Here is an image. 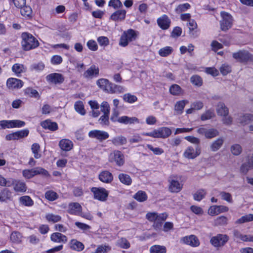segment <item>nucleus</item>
<instances>
[{"instance_id": "nucleus-1", "label": "nucleus", "mask_w": 253, "mask_h": 253, "mask_svg": "<svg viewBox=\"0 0 253 253\" xmlns=\"http://www.w3.org/2000/svg\"><path fill=\"white\" fill-rule=\"evenodd\" d=\"M21 38V45L23 50L25 51L34 49L39 45L38 41L30 33H22Z\"/></svg>"}, {"instance_id": "nucleus-2", "label": "nucleus", "mask_w": 253, "mask_h": 253, "mask_svg": "<svg viewBox=\"0 0 253 253\" xmlns=\"http://www.w3.org/2000/svg\"><path fill=\"white\" fill-rule=\"evenodd\" d=\"M136 35L135 31L132 29H129L124 32L121 36L119 45L125 47L127 45L129 42H132L136 39Z\"/></svg>"}, {"instance_id": "nucleus-3", "label": "nucleus", "mask_w": 253, "mask_h": 253, "mask_svg": "<svg viewBox=\"0 0 253 253\" xmlns=\"http://www.w3.org/2000/svg\"><path fill=\"white\" fill-rule=\"evenodd\" d=\"M229 239L226 234H218L211 238L210 243L215 248H220L224 246Z\"/></svg>"}, {"instance_id": "nucleus-4", "label": "nucleus", "mask_w": 253, "mask_h": 253, "mask_svg": "<svg viewBox=\"0 0 253 253\" xmlns=\"http://www.w3.org/2000/svg\"><path fill=\"white\" fill-rule=\"evenodd\" d=\"M221 15L222 18L220 21V28L223 31H226L230 29L232 25V17L229 13L221 12Z\"/></svg>"}, {"instance_id": "nucleus-5", "label": "nucleus", "mask_w": 253, "mask_h": 253, "mask_svg": "<svg viewBox=\"0 0 253 253\" xmlns=\"http://www.w3.org/2000/svg\"><path fill=\"white\" fill-rule=\"evenodd\" d=\"M233 57L240 62L253 61V55L246 50H240L233 53Z\"/></svg>"}, {"instance_id": "nucleus-6", "label": "nucleus", "mask_w": 253, "mask_h": 253, "mask_svg": "<svg viewBox=\"0 0 253 253\" xmlns=\"http://www.w3.org/2000/svg\"><path fill=\"white\" fill-rule=\"evenodd\" d=\"M8 183L9 187L13 186V190L16 192L24 193L27 190L26 183L22 180L10 178V181Z\"/></svg>"}, {"instance_id": "nucleus-7", "label": "nucleus", "mask_w": 253, "mask_h": 253, "mask_svg": "<svg viewBox=\"0 0 253 253\" xmlns=\"http://www.w3.org/2000/svg\"><path fill=\"white\" fill-rule=\"evenodd\" d=\"M109 161L111 163L115 162L118 166H122L125 163L124 156L121 151L116 150L110 154Z\"/></svg>"}, {"instance_id": "nucleus-8", "label": "nucleus", "mask_w": 253, "mask_h": 253, "mask_svg": "<svg viewBox=\"0 0 253 253\" xmlns=\"http://www.w3.org/2000/svg\"><path fill=\"white\" fill-rule=\"evenodd\" d=\"M201 148L199 145H196L194 148L192 146L188 147L183 153V156L189 159H193L201 154Z\"/></svg>"}, {"instance_id": "nucleus-9", "label": "nucleus", "mask_w": 253, "mask_h": 253, "mask_svg": "<svg viewBox=\"0 0 253 253\" xmlns=\"http://www.w3.org/2000/svg\"><path fill=\"white\" fill-rule=\"evenodd\" d=\"M88 135L90 138L97 139L100 142L107 139L109 136L107 132L98 129L90 130Z\"/></svg>"}, {"instance_id": "nucleus-10", "label": "nucleus", "mask_w": 253, "mask_h": 253, "mask_svg": "<svg viewBox=\"0 0 253 253\" xmlns=\"http://www.w3.org/2000/svg\"><path fill=\"white\" fill-rule=\"evenodd\" d=\"M91 191L93 193L94 198L100 201H105L108 196V191L103 188L92 187Z\"/></svg>"}, {"instance_id": "nucleus-11", "label": "nucleus", "mask_w": 253, "mask_h": 253, "mask_svg": "<svg viewBox=\"0 0 253 253\" xmlns=\"http://www.w3.org/2000/svg\"><path fill=\"white\" fill-rule=\"evenodd\" d=\"M197 131L199 134L204 135L208 139H211L219 135L218 131L213 128L207 129L205 127H200L197 129Z\"/></svg>"}, {"instance_id": "nucleus-12", "label": "nucleus", "mask_w": 253, "mask_h": 253, "mask_svg": "<svg viewBox=\"0 0 253 253\" xmlns=\"http://www.w3.org/2000/svg\"><path fill=\"white\" fill-rule=\"evenodd\" d=\"M252 169H253V154L246 157L245 162L241 166L240 170L241 172L246 174Z\"/></svg>"}, {"instance_id": "nucleus-13", "label": "nucleus", "mask_w": 253, "mask_h": 253, "mask_svg": "<svg viewBox=\"0 0 253 253\" xmlns=\"http://www.w3.org/2000/svg\"><path fill=\"white\" fill-rule=\"evenodd\" d=\"M182 241L184 244L192 247H197L200 244L199 239L194 235H191L182 238Z\"/></svg>"}, {"instance_id": "nucleus-14", "label": "nucleus", "mask_w": 253, "mask_h": 253, "mask_svg": "<svg viewBox=\"0 0 253 253\" xmlns=\"http://www.w3.org/2000/svg\"><path fill=\"white\" fill-rule=\"evenodd\" d=\"M228 210L229 208L225 206H212L209 208L208 213L210 215L213 216L222 212H226Z\"/></svg>"}, {"instance_id": "nucleus-15", "label": "nucleus", "mask_w": 253, "mask_h": 253, "mask_svg": "<svg viewBox=\"0 0 253 253\" xmlns=\"http://www.w3.org/2000/svg\"><path fill=\"white\" fill-rule=\"evenodd\" d=\"M46 78L48 82L54 84H61L64 80V78L61 74L55 73L47 75Z\"/></svg>"}, {"instance_id": "nucleus-16", "label": "nucleus", "mask_w": 253, "mask_h": 253, "mask_svg": "<svg viewBox=\"0 0 253 253\" xmlns=\"http://www.w3.org/2000/svg\"><path fill=\"white\" fill-rule=\"evenodd\" d=\"M118 122L121 124L130 125L140 123L139 120L137 118L135 117H129L126 116L119 117Z\"/></svg>"}, {"instance_id": "nucleus-17", "label": "nucleus", "mask_w": 253, "mask_h": 253, "mask_svg": "<svg viewBox=\"0 0 253 253\" xmlns=\"http://www.w3.org/2000/svg\"><path fill=\"white\" fill-rule=\"evenodd\" d=\"M157 21L159 26L163 30H167L170 26V20L165 14L158 18Z\"/></svg>"}, {"instance_id": "nucleus-18", "label": "nucleus", "mask_w": 253, "mask_h": 253, "mask_svg": "<svg viewBox=\"0 0 253 253\" xmlns=\"http://www.w3.org/2000/svg\"><path fill=\"white\" fill-rule=\"evenodd\" d=\"M21 80L16 78H9L6 82L7 86L10 89L20 88L23 86Z\"/></svg>"}, {"instance_id": "nucleus-19", "label": "nucleus", "mask_w": 253, "mask_h": 253, "mask_svg": "<svg viewBox=\"0 0 253 253\" xmlns=\"http://www.w3.org/2000/svg\"><path fill=\"white\" fill-rule=\"evenodd\" d=\"M82 206L78 203H71L68 206V212L72 214L79 215L82 211Z\"/></svg>"}, {"instance_id": "nucleus-20", "label": "nucleus", "mask_w": 253, "mask_h": 253, "mask_svg": "<svg viewBox=\"0 0 253 253\" xmlns=\"http://www.w3.org/2000/svg\"><path fill=\"white\" fill-rule=\"evenodd\" d=\"M111 82L106 79H100L96 82L97 85L104 91L109 93L111 88Z\"/></svg>"}, {"instance_id": "nucleus-21", "label": "nucleus", "mask_w": 253, "mask_h": 253, "mask_svg": "<svg viewBox=\"0 0 253 253\" xmlns=\"http://www.w3.org/2000/svg\"><path fill=\"white\" fill-rule=\"evenodd\" d=\"M126 11L124 9L118 10L110 16V19L114 21H123L126 18Z\"/></svg>"}, {"instance_id": "nucleus-22", "label": "nucleus", "mask_w": 253, "mask_h": 253, "mask_svg": "<svg viewBox=\"0 0 253 253\" xmlns=\"http://www.w3.org/2000/svg\"><path fill=\"white\" fill-rule=\"evenodd\" d=\"M99 71L98 67L92 65L84 73V76L85 78L97 77L99 75Z\"/></svg>"}, {"instance_id": "nucleus-23", "label": "nucleus", "mask_w": 253, "mask_h": 253, "mask_svg": "<svg viewBox=\"0 0 253 253\" xmlns=\"http://www.w3.org/2000/svg\"><path fill=\"white\" fill-rule=\"evenodd\" d=\"M169 190L171 192L177 193L181 190L182 188V184L178 180L175 179H171L169 180Z\"/></svg>"}, {"instance_id": "nucleus-24", "label": "nucleus", "mask_w": 253, "mask_h": 253, "mask_svg": "<svg viewBox=\"0 0 253 253\" xmlns=\"http://www.w3.org/2000/svg\"><path fill=\"white\" fill-rule=\"evenodd\" d=\"M237 119L239 123L244 126L249 124L251 122L253 121V114H241Z\"/></svg>"}, {"instance_id": "nucleus-25", "label": "nucleus", "mask_w": 253, "mask_h": 253, "mask_svg": "<svg viewBox=\"0 0 253 253\" xmlns=\"http://www.w3.org/2000/svg\"><path fill=\"white\" fill-rule=\"evenodd\" d=\"M157 138H166L171 134V129L167 127H162L156 129Z\"/></svg>"}, {"instance_id": "nucleus-26", "label": "nucleus", "mask_w": 253, "mask_h": 253, "mask_svg": "<svg viewBox=\"0 0 253 253\" xmlns=\"http://www.w3.org/2000/svg\"><path fill=\"white\" fill-rule=\"evenodd\" d=\"M99 180L106 183L111 182L113 179L112 174L107 170H104L101 172L99 175Z\"/></svg>"}, {"instance_id": "nucleus-27", "label": "nucleus", "mask_w": 253, "mask_h": 253, "mask_svg": "<svg viewBox=\"0 0 253 253\" xmlns=\"http://www.w3.org/2000/svg\"><path fill=\"white\" fill-rule=\"evenodd\" d=\"M50 239L55 243H66L67 241V238L66 236L59 233H53L51 235Z\"/></svg>"}, {"instance_id": "nucleus-28", "label": "nucleus", "mask_w": 253, "mask_h": 253, "mask_svg": "<svg viewBox=\"0 0 253 253\" xmlns=\"http://www.w3.org/2000/svg\"><path fill=\"white\" fill-rule=\"evenodd\" d=\"M60 148L63 151H70L73 146L72 142L67 139H63L60 140L59 143Z\"/></svg>"}, {"instance_id": "nucleus-29", "label": "nucleus", "mask_w": 253, "mask_h": 253, "mask_svg": "<svg viewBox=\"0 0 253 253\" xmlns=\"http://www.w3.org/2000/svg\"><path fill=\"white\" fill-rule=\"evenodd\" d=\"M41 126L51 131H55L58 128V125L56 123L51 122L50 120H46L41 124Z\"/></svg>"}, {"instance_id": "nucleus-30", "label": "nucleus", "mask_w": 253, "mask_h": 253, "mask_svg": "<svg viewBox=\"0 0 253 253\" xmlns=\"http://www.w3.org/2000/svg\"><path fill=\"white\" fill-rule=\"evenodd\" d=\"M216 112L218 115L221 116H227L229 113L228 108L222 102L218 103L216 108Z\"/></svg>"}, {"instance_id": "nucleus-31", "label": "nucleus", "mask_w": 253, "mask_h": 253, "mask_svg": "<svg viewBox=\"0 0 253 253\" xmlns=\"http://www.w3.org/2000/svg\"><path fill=\"white\" fill-rule=\"evenodd\" d=\"M224 140L222 138H218L213 141L210 145L211 150L213 152L218 151L223 145Z\"/></svg>"}, {"instance_id": "nucleus-32", "label": "nucleus", "mask_w": 253, "mask_h": 253, "mask_svg": "<svg viewBox=\"0 0 253 253\" xmlns=\"http://www.w3.org/2000/svg\"><path fill=\"white\" fill-rule=\"evenodd\" d=\"M70 248L77 252H80L84 249V244L76 239H72L69 243Z\"/></svg>"}, {"instance_id": "nucleus-33", "label": "nucleus", "mask_w": 253, "mask_h": 253, "mask_svg": "<svg viewBox=\"0 0 253 253\" xmlns=\"http://www.w3.org/2000/svg\"><path fill=\"white\" fill-rule=\"evenodd\" d=\"M125 87L111 83L109 93H121L126 91Z\"/></svg>"}, {"instance_id": "nucleus-34", "label": "nucleus", "mask_w": 253, "mask_h": 253, "mask_svg": "<svg viewBox=\"0 0 253 253\" xmlns=\"http://www.w3.org/2000/svg\"><path fill=\"white\" fill-rule=\"evenodd\" d=\"M188 103V101L186 100H182L176 102L174 105V110L178 114H181L186 104Z\"/></svg>"}, {"instance_id": "nucleus-35", "label": "nucleus", "mask_w": 253, "mask_h": 253, "mask_svg": "<svg viewBox=\"0 0 253 253\" xmlns=\"http://www.w3.org/2000/svg\"><path fill=\"white\" fill-rule=\"evenodd\" d=\"M170 93L175 96L180 95L183 94V91L181 87L176 84L171 85L169 89Z\"/></svg>"}, {"instance_id": "nucleus-36", "label": "nucleus", "mask_w": 253, "mask_h": 253, "mask_svg": "<svg viewBox=\"0 0 253 253\" xmlns=\"http://www.w3.org/2000/svg\"><path fill=\"white\" fill-rule=\"evenodd\" d=\"M118 178L121 183L126 185H130L132 183V179L130 176L126 173H120Z\"/></svg>"}, {"instance_id": "nucleus-37", "label": "nucleus", "mask_w": 253, "mask_h": 253, "mask_svg": "<svg viewBox=\"0 0 253 253\" xmlns=\"http://www.w3.org/2000/svg\"><path fill=\"white\" fill-rule=\"evenodd\" d=\"M19 202L21 204L27 206L31 207L34 205V201L29 196H23L19 198Z\"/></svg>"}, {"instance_id": "nucleus-38", "label": "nucleus", "mask_w": 253, "mask_h": 253, "mask_svg": "<svg viewBox=\"0 0 253 253\" xmlns=\"http://www.w3.org/2000/svg\"><path fill=\"white\" fill-rule=\"evenodd\" d=\"M173 49L172 47L167 46L159 49L158 53L162 57H167L171 54Z\"/></svg>"}, {"instance_id": "nucleus-39", "label": "nucleus", "mask_w": 253, "mask_h": 253, "mask_svg": "<svg viewBox=\"0 0 253 253\" xmlns=\"http://www.w3.org/2000/svg\"><path fill=\"white\" fill-rule=\"evenodd\" d=\"M74 108L77 112L81 115L85 114V110L84 108L83 102L82 101H78L75 103Z\"/></svg>"}, {"instance_id": "nucleus-40", "label": "nucleus", "mask_w": 253, "mask_h": 253, "mask_svg": "<svg viewBox=\"0 0 253 253\" xmlns=\"http://www.w3.org/2000/svg\"><path fill=\"white\" fill-rule=\"evenodd\" d=\"M112 142L116 146H120L125 144L126 143V139L125 137L120 135L113 138Z\"/></svg>"}, {"instance_id": "nucleus-41", "label": "nucleus", "mask_w": 253, "mask_h": 253, "mask_svg": "<svg viewBox=\"0 0 253 253\" xmlns=\"http://www.w3.org/2000/svg\"><path fill=\"white\" fill-rule=\"evenodd\" d=\"M150 253H166V248L165 246L154 245L150 248Z\"/></svg>"}, {"instance_id": "nucleus-42", "label": "nucleus", "mask_w": 253, "mask_h": 253, "mask_svg": "<svg viewBox=\"0 0 253 253\" xmlns=\"http://www.w3.org/2000/svg\"><path fill=\"white\" fill-rule=\"evenodd\" d=\"M10 238L13 243L19 244L22 241V236L18 232H13L10 235Z\"/></svg>"}, {"instance_id": "nucleus-43", "label": "nucleus", "mask_w": 253, "mask_h": 253, "mask_svg": "<svg viewBox=\"0 0 253 253\" xmlns=\"http://www.w3.org/2000/svg\"><path fill=\"white\" fill-rule=\"evenodd\" d=\"M133 198L138 202H143L147 200V196L144 191L140 190L133 196Z\"/></svg>"}, {"instance_id": "nucleus-44", "label": "nucleus", "mask_w": 253, "mask_h": 253, "mask_svg": "<svg viewBox=\"0 0 253 253\" xmlns=\"http://www.w3.org/2000/svg\"><path fill=\"white\" fill-rule=\"evenodd\" d=\"M12 71L17 76L25 71V68L23 64L16 63L12 67Z\"/></svg>"}, {"instance_id": "nucleus-45", "label": "nucleus", "mask_w": 253, "mask_h": 253, "mask_svg": "<svg viewBox=\"0 0 253 253\" xmlns=\"http://www.w3.org/2000/svg\"><path fill=\"white\" fill-rule=\"evenodd\" d=\"M45 218L48 222L53 223L57 222L61 219V217L60 215L53 213L47 214L45 216Z\"/></svg>"}, {"instance_id": "nucleus-46", "label": "nucleus", "mask_w": 253, "mask_h": 253, "mask_svg": "<svg viewBox=\"0 0 253 253\" xmlns=\"http://www.w3.org/2000/svg\"><path fill=\"white\" fill-rule=\"evenodd\" d=\"M10 191L7 189H4L0 192V201L5 202L7 200L10 199Z\"/></svg>"}, {"instance_id": "nucleus-47", "label": "nucleus", "mask_w": 253, "mask_h": 253, "mask_svg": "<svg viewBox=\"0 0 253 253\" xmlns=\"http://www.w3.org/2000/svg\"><path fill=\"white\" fill-rule=\"evenodd\" d=\"M191 6L188 3L179 4L175 9V11L177 14H180L189 9Z\"/></svg>"}, {"instance_id": "nucleus-48", "label": "nucleus", "mask_w": 253, "mask_h": 253, "mask_svg": "<svg viewBox=\"0 0 253 253\" xmlns=\"http://www.w3.org/2000/svg\"><path fill=\"white\" fill-rule=\"evenodd\" d=\"M206 191L204 189L198 190L193 196L194 199L197 201H200L202 200L206 195Z\"/></svg>"}, {"instance_id": "nucleus-49", "label": "nucleus", "mask_w": 253, "mask_h": 253, "mask_svg": "<svg viewBox=\"0 0 253 253\" xmlns=\"http://www.w3.org/2000/svg\"><path fill=\"white\" fill-rule=\"evenodd\" d=\"M31 150L36 159H39L41 157V154L39 153L40 146L38 143H35L32 145Z\"/></svg>"}, {"instance_id": "nucleus-50", "label": "nucleus", "mask_w": 253, "mask_h": 253, "mask_svg": "<svg viewBox=\"0 0 253 253\" xmlns=\"http://www.w3.org/2000/svg\"><path fill=\"white\" fill-rule=\"evenodd\" d=\"M221 199L223 200L226 201L229 203H233V199L231 194L230 193L221 191L219 193Z\"/></svg>"}, {"instance_id": "nucleus-51", "label": "nucleus", "mask_w": 253, "mask_h": 253, "mask_svg": "<svg viewBox=\"0 0 253 253\" xmlns=\"http://www.w3.org/2000/svg\"><path fill=\"white\" fill-rule=\"evenodd\" d=\"M233 235L236 239H240L244 242H248L249 235H243L239 231L234 230Z\"/></svg>"}, {"instance_id": "nucleus-52", "label": "nucleus", "mask_w": 253, "mask_h": 253, "mask_svg": "<svg viewBox=\"0 0 253 253\" xmlns=\"http://www.w3.org/2000/svg\"><path fill=\"white\" fill-rule=\"evenodd\" d=\"M253 221V214H248L242 216L241 218L238 219L236 223H243L245 222H250Z\"/></svg>"}, {"instance_id": "nucleus-53", "label": "nucleus", "mask_w": 253, "mask_h": 253, "mask_svg": "<svg viewBox=\"0 0 253 253\" xmlns=\"http://www.w3.org/2000/svg\"><path fill=\"white\" fill-rule=\"evenodd\" d=\"M117 245L123 249H127L130 247V244L128 241L124 238H122L118 240Z\"/></svg>"}, {"instance_id": "nucleus-54", "label": "nucleus", "mask_w": 253, "mask_h": 253, "mask_svg": "<svg viewBox=\"0 0 253 253\" xmlns=\"http://www.w3.org/2000/svg\"><path fill=\"white\" fill-rule=\"evenodd\" d=\"M230 150L232 154L238 156L241 153L242 148L239 144H235L231 147Z\"/></svg>"}, {"instance_id": "nucleus-55", "label": "nucleus", "mask_w": 253, "mask_h": 253, "mask_svg": "<svg viewBox=\"0 0 253 253\" xmlns=\"http://www.w3.org/2000/svg\"><path fill=\"white\" fill-rule=\"evenodd\" d=\"M19 8L20 9V13L22 15L25 16H29L31 15L32 9L30 6L26 5V4Z\"/></svg>"}, {"instance_id": "nucleus-56", "label": "nucleus", "mask_w": 253, "mask_h": 253, "mask_svg": "<svg viewBox=\"0 0 253 253\" xmlns=\"http://www.w3.org/2000/svg\"><path fill=\"white\" fill-rule=\"evenodd\" d=\"M123 99L126 102L133 103L137 101V98L134 95H132L130 93H126L124 95Z\"/></svg>"}, {"instance_id": "nucleus-57", "label": "nucleus", "mask_w": 253, "mask_h": 253, "mask_svg": "<svg viewBox=\"0 0 253 253\" xmlns=\"http://www.w3.org/2000/svg\"><path fill=\"white\" fill-rule=\"evenodd\" d=\"M45 197L48 200L53 201L58 198V196L53 191H48L45 193Z\"/></svg>"}, {"instance_id": "nucleus-58", "label": "nucleus", "mask_w": 253, "mask_h": 253, "mask_svg": "<svg viewBox=\"0 0 253 253\" xmlns=\"http://www.w3.org/2000/svg\"><path fill=\"white\" fill-rule=\"evenodd\" d=\"M10 128L13 127H21L25 125V123L24 121L15 120H10Z\"/></svg>"}, {"instance_id": "nucleus-59", "label": "nucleus", "mask_w": 253, "mask_h": 253, "mask_svg": "<svg viewBox=\"0 0 253 253\" xmlns=\"http://www.w3.org/2000/svg\"><path fill=\"white\" fill-rule=\"evenodd\" d=\"M34 176L38 174H42L44 176L49 175L48 171L41 167H37L33 169Z\"/></svg>"}, {"instance_id": "nucleus-60", "label": "nucleus", "mask_w": 253, "mask_h": 253, "mask_svg": "<svg viewBox=\"0 0 253 253\" xmlns=\"http://www.w3.org/2000/svg\"><path fill=\"white\" fill-rule=\"evenodd\" d=\"M190 81L193 84L198 86H201L203 83L201 78L197 75L192 76Z\"/></svg>"}, {"instance_id": "nucleus-61", "label": "nucleus", "mask_w": 253, "mask_h": 253, "mask_svg": "<svg viewBox=\"0 0 253 253\" xmlns=\"http://www.w3.org/2000/svg\"><path fill=\"white\" fill-rule=\"evenodd\" d=\"M146 147L152 151L155 155H160L164 153V150L159 147H154L152 145L147 144Z\"/></svg>"}, {"instance_id": "nucleus-62", "label": "nucleus", "mask_w": 253, "mask_h": 253, "mask_svg": "<svg viewBox=\"0 0 253 253\" xmlns=\"http://www.w3.org/2000/svg\"><path fill=\"white\" fill-rule=\"evenodd\" d=\"M214 116V112L209 110L201 115V119L202 121H206L212 118Z\"/></svg>"}, {"instance_id": "nucleus-63", "label": "nucleus", "mask_w": 253, "mask_h": 253, "mask_svg": "<svg viewBox=\"0 0 253 253\" xmlns=\"http://www.w3.org/2000/svg\"><path fill=\"white\" fill-rule=\"evenodd\" d=\"M220 71L223 75H226L231 72V67L227 64H223L220 68Z\"/></svg>"}, {"instance_id": "nucleus-64", "label": "nucleus", "mask_w": 253, "mask_h": 253, "mask_svg": "<svg viewBox=\"0 0 253 253\" xmlns=\"http://www.w3.org/2000/svg\"><path fill=\"white\" fill-rule=\"evenodd\" d=\"M227 223V218L224 216H221L217 217L214 221L216 225H223L226 224Z\"/></svg>"}]
</instances>
